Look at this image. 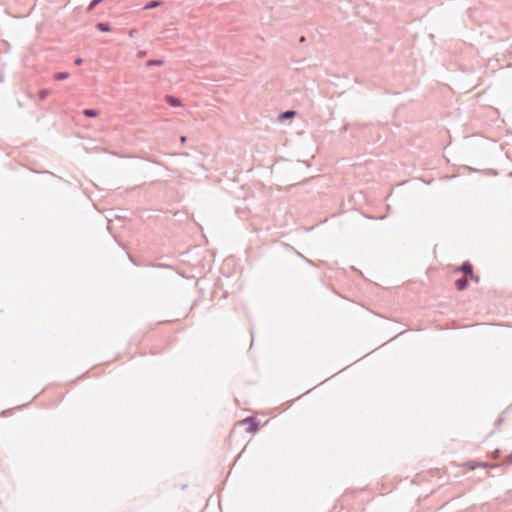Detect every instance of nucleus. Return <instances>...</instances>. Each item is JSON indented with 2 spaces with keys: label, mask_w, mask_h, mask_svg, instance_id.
I'll use <instances>...</instances> for the list:
<instances>
[{
  "label": "nucleus",
  "mask_w": 512,
  "mask_h": 512,
  "mask_svg": "<svg viewBox=\"0 0 512 512\" xmlns=\"http://www.w3.org/2000/svg\"><path fill=\"white\" fill-rule=\"evenodd\" d=\"M454 272H461L463 274V277H472L473 272V265L470 261H464L460 266L456 267L454 269Z\"/></svg>",
  "instance_id": "nucleus-1"
},
{
  "label": "nucleus",
  "mask_w": 512,
  "mask_h": 512,
  "mask_svg": "<svg viewBox=\"0 0 512 512\" xmlns=\"http://www.w3.org/2000/svg\"><path fill=\"white\" fill-rule=\"evenodd\" d=\"M242 422L248 424V427L246 428L248 433L256 432L259 428V422L255 417L248 416Z\"/></svg>",
  "instance_id": "nucleus-2"
},
{
  "label": "nucleus",
  "mask_w": 512,
  "mask_h": 512,
  "mask_svg": "<svg viewBox=\"0 0 512 512\" xmlns=\"http://www.w3.org/2000/svg\"><path fill=\"white\" fill-rule=\"evenodd\" d=\"M165 102L170 105L171 107H180L182 106V102L179 98L173 96V95H166L165 96Z\"/></svg>",
  "instance_id": "nucleus-3"
},
{
  "label": "nucleus",
  "mask_w": 512,
  "mask_h": 512,
  "mask_svg": "<svg viewBox=\"0 0 512 512\" xmlns=\"http://www.w3.org/2000/svg\"><path fill=\"white\" fill-rule=\"evenodd\" d=\"M469 285V278L461 277L455 281V286L457 290L464 291Z\"/></svg>",
  "instance_id": "nucleus-4"
},
{
  "label": "nucleus",
  "mask_w": 512,
  "mask_h": 512,
  "mask_svg": "<svg viewBox=\"0 0 512 512\" xmlns=\"http://www.w3.org/2000/svg\"><path fill=\"white\" fill-rule=\"evenodd\" d=\"M96 28L101 32H110L111 26L108 22H99L96 24Z\"/></svg>",
  "instance_id": "nucleus-5"
},
{
  "label": "nucleus",
  "mask_w": 512,
  "mask_h": 512,
  "mask_svg": "<svg viewBox=\"0 0 512 512\" xmlns=\"http://www.w3.org/2000/svg\"><path fill=\"white\" fill-rule=\"evenodd\" d=\"M83 115L88 118H94L99 115V111L96 109L88 108L83 110Z\"/></svg>",
  "instance_id": "nucleus-6"
},
{
  "label": "nucleus",
  "mask_w": 512,
  "mask_h": 512,
  "mask_svg": "<svg viewBox=\"0 0 512 512\" xmlns=\"http://www.w3.org/2000/svg\"><path fill=\"white\" fill-rule=\"evenodd\" d=\"M163 64H164V60L163 59H151V60H148L146 62V66L147 67L162 66Z\"/></svg>",
  "instance_id": "nucleus-7"
},
{
  "label": "nucleus",
  "mask_w": 512,
  "mask_h": 512,
  "mask_svg": "<svg viewBox=\"0 0 512 512\" xmlns=\"http://www.w3.org/2000/svg\"><path fill=\"white\" fill-rule=\"evenodd\" d=\"M69 75L70 74L68 72H57L53 75V79L57 81L65 80L69 77Z\"/></svg>",
  "instance_id": "nucleus-8"
},
{
  "label": "nucleus",
  "mask_w": 512,
  "mask_h": 512,
  "mask_svg": "<svg viewBox=\"0 0 512 512\" xmlns=\"http://www.w3.org/2000/svg\"><path fill=\"white\" fill-rule=\"evenodd\" d=\"M104 0H91L88 7H87V11L90 12L92 11L93 9H95V7L97 5H99L100 3H102Z\"/></svg>",
  "instance_id": "nucleus-9"
},
{
  "label": "nucleus",
  "mask_w": 512,
  "mask_h": 512,
  "mask_svg": "<svg viewBox=\"0 0 512 512\" xmlns=\"http://www.w3.org/2000/svg\"><path fill=\"white\" fill-rule=\"evenodd\" d=\"M161 4L160 1L158 0H153V1H150L149 3H147L144 7V9H153V8H156L158 7L159 5Z\"/></svg>",
  "instance_id": "nucleus-10"
},
{
  "label": "nucleus",
  "mask_w": 512,
  "mask_h": 512,
  "mask_svg": "<svg viewBox=\"0 0 512 512\" xmlns=\"http://www.w3.org/2000/svg\"><path fill=\"white\" fill-rule=\"evenodd\" d=\"M296 112L294 110H287L281 114V119H289L292 118Z\"/></svg>",
  "instance_id": "nucleus-11"
},
{
  "label": "nucleus",
  "mask_w": 512,
  "mask_h": 512,
  "mask_svg": "<svg viewBox=\"0 0 512 512\" xmlns=\"http://www.w3.org/2000/svg\"><path fill=\"white\" fill-rule=\"evenodd\" d=\"M50 94V91L48 89H41L38 93L39 99L44 100L46 97Z\"/></svg>",
  "instance_id": "nucleus-12"
},
{
  "label": "nucleus",
  "mask_w": 512,
  "mask_h": 512,
  "mask_svg": "<svg viewBox=\"0 0 512 512\" xmlns=\"http://www.w3.org/2000/svg\"><path fill=\"white\" fill-rule=\"evenodd\" d=\"M469 281H473L475 283H479L480 277L478 275L472 274V277H469Z\"/></svg>",
  "instance_id": "nucleus-13"
},
{
  "label": "nucleus",
  "mask_w": 512,
  "mask_h": 512,
  "mask_svg": "<svg viewBox=\"0 0 512 512\" xmlns=\"http://www.w3.org/2000/svg\"><path fill=\"white\" fill-rule=\"evenodd\" d=\"M146 55H147V52H146V51H139V52L137 53V57H138V58H144Z\"/></svg>",
  "instance_id": "nucleus-14"
},
{
  "label": "nucleus",
  "mask_w": 512,
  "mask_h": 512,
  "mask_svg": "<svg viewBox=\"0 0 512 512\" xmlns=\"http://www.w3.org/2000/svg\"><path fill=\"white\" fill-rule=\"evenodd\" d=\"M83 63V59L82 58H76L75 61H74V64L79 66Z\"/></svg>",
  "instance_id": "nucleus-15"
},
{
  "label": "nucleus",
  "mask_w": 512,
  "mask_h": 512,
  "mask_svg": "<svg viewBox=\"0 0 512 512\" xmlns=\"http://www.w3.org/2000/svg\"><path fill=\"white\" fill-rule=\"evenodd\" d=\"M504 421V418L502 416H500L497 420V423L498 424H501L502 422Z\"/></svg>",
  "instance_id": "nucleus-16"
},
{
  "label": "nucleus",
  "mask_w": 512,
  "mask_h": 512,
  "mask_svg": "<svg viewBox=\"0 0 512 512\" xmlns=\"http://www.w3.org/2000/svg\"><path fill=\"white\" fill-rule=\"evenodd\" d=\"M180 141H181V143H185V141H186V137H185V136H181V137H180Z\"/></svg>",
  "instance_id": "nucleus-17"
},
{
  "label": "nucleus",
  "mask_w": 512,
  "mask_h": 512,
  "mask_svg": "<svg viewBox=\"0 0 512 512\" xmlns=\"http://www.w3.org/2000/svg\"><path fill=\"white\" fill-rule=\"evenodd\" d=\"M135 32H136L135 29L130 30V32H129L130 36H133Z\"/></svg>",
  "instance_id": "nucleus-18"
},
{
  "label": "nucleus",
  "mask_w": 512,
  "mask_h": 512,
  "mask_svg": "<svg viewBox=\"0 0 512 512\" xmlns=\"http://www.w3.org/2000/svg\"><path fill=\"white\" fill-rule=\"evenodd\" d=\"M129 259H130V261H131L133 264H136V262L134 261V259L132 258V256H131V255H129Z\"/></svg>",
  "instance_id": "nucleus-19"
},
{
  "label": "nucleus",
  "mask_w": 512,
  "mask_h": 512,
  "mask_svg": "<svg viewBox=\"0 0 512 512\" xmlns=\"http://www.w3.org/2000/svg\"><path fill=\"white\" fill-rule=\"evenodd\" d=\"M510 66L512 67V64Z\"/></svg>",
  "instance_id": "nucleus-20"
}]
</instances>
